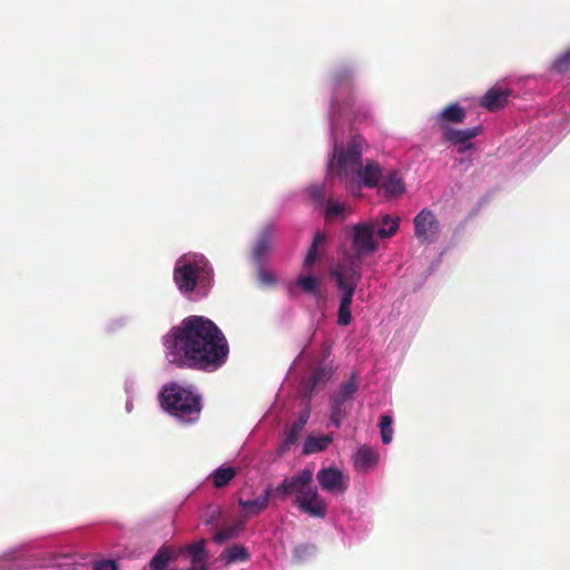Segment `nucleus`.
Returning <instances> with one entry per match:
<instances>
[{"label":"nucleus","mask_w":570,"mask_h":570,"mask_svg":"<svg viewBox=\"0 0 570 570\" xmlns=\"http://www.w3.org/2000/svg\"><path fill=\"white\" fill-rule=\"evenodd\" d=\"M352 77V69L343 67L332 75V87L335 90L330 105L328 121L331 135V153L327 161V173L342 183L346 191L354 198L362 196L363 188H377L383 178V168L374 159L362 161L365 139L353 134L344 139L346 125L351 117L363 120L370 116V109L363 107L354 99L341 106V87H347Z\"/></svg>","instance_id":"f257e3e1"},{"label":"nucleus","mask_w":570,"mask_h":570,"mask_svg":"<svg viewBox=\"0 0 570 570\" xmlns=\"http://www.w3.org/2000/svg\"><path fill=\"white\" fill-rule=\"evenodd\" d=\"M165 355L180 367L215 371L228 356V344L214 322L204 316H188L164 337Z\"/></svg>","instance_id":"f03ea898"},{"label":"nucleus","mask_w":570,"mask_h":570,"mask_svg":"<svg viewBox=\"0 0 570 570\" xmlns=\"http://www.w3.org/2000/svg\"><path fill=\"white\" fill-rule=\"evenodd\" d=\"M313 469L304 468L296 474L285 478L276 489L267 487L264 493L254 500L239 498L238 504L243 509L244 518L257 515L266 510L273 493L292 497L297 509L312 518H325L328 504L318 489L313 485Z\"/></svg>","instance_id":"7ed1b4c3"},{"label":"nucleus","mask_w":570,"mask_h":570,"mask_svg":"<svg viewBox=\"0 0 570 570\" xmlns=\"http://www.w3.org/2000/svg\"><path fill=\"white\" fill-rule=\"evenodd\" d=\"M173 278L183 296L189 301H200L213 288L214 269L205 255L187 253L177 258Z\"/></svg>","instance_id":"20e7f679"},{"label":"nucleus","mask_w":570,"mask_h":570,"mask_svg":"<svg viewBox=\"0 0 570 570\" xmlns=\"http://www.w3.org/2000/svg\"><path fill=\"white\" fill-rule=\"evenodd\" d=\"M161 409L184 424H190L199 419L202 396L188 383H166L158 393Z\"/></svg>","instance_id":"39448f33"},{"label":"nucleus","mask_w":570,"mask_h":570,"mask_svg":"<svg viewBox=\"0 0 570 570\" xmlns=\"http://www.w3.org/2000/svg\"><path fill=\"white\" fill-rule=\"evenodd\" d=\"M399 228L400 218L387 214L355 224L351 229V239L356 256L375 253L377 240L391 238Z\"/></svg>","instance_id":"423d86ee"},{"label":"nucleus","mask_w":570,"mask_h":570,"mask_svg":"<svg viewBox=\"0 0 570 570\" xmlns=\"http://www.w3.org/2000/svg\"><path fill=\"white\" fill-rule=\"evenodd\" d=\"M330 275L335 282L340 296L337 324L347 326L352 322L351 306L362 277L360 265L355 259L351 262L342 261L330 268Z\"/></svg>","instance_id":"0eeeda50"},{"label":"nucleus","mask_w":570,"mask_h":570,"mask_svg":"<svg viewBox=\"0 0 570 570\" xmlns=\"http://www.w3.org/2000/svg\"><path fill=\"white\" fill-rule=\"evenodd\" d=\"M356 391V376L352 374L331 397V422L335 428L341 426L342 421L347 414L346 403L352 400Z\"/></svg>","instance_id":"6e6552de"},{"label":"nucleus","mask_w":570,"mask_h":570,"mask_svg":"<svg viewBox=\"0 0 570 570\" xmlns=\"http://www.w3.org/2000/svg\"><path fill=\"white\" fill-rule=\"evenodd\" d=\"M415 237L421 243H434L441 234V224L429 208L422 209L413 220Z\"/></svg>","instance_id":"1a4fd4ad"},{"label":"nucleus","mask_w":570,"mask_h":570,"mask_svg":"<svg viewBox=\"0 0 570 570\" xmlns=\"http://www.w3.org/2000/svg\"><path fill=\"white\" fill-rule=\"evenodd\" d=\"M316 480L321 489L330 494H344L350 485V476L335 466L322 468Z\"/></svg>","instance_id":"9d476101"},{"label":"nucleus","mask_w":570,"mask_h":570,"mask_svg":"<svg viewBox=\"0 0 570 570\" xmlns=\"http://www.w3.org/2000/svg\"><path fill=\"white\" fill-rule=\"evenodd\" d=\"M511 95L510 88L503 82H498L479 99V105L488 111H495L507 105Z\"/></svg>","instance_id":"9b49d317"},{"label":"nucleus","mask_w":570,"mask_h":570,"mask_svg":"<svg viewBox=\"0 0 570 570\" xmlns=\"http://www.w3.org/2000/svg\"><path fill=\"white\" fill-rule=\"evenodd\" d=\"M466 117L465 109L458 102H453L441 109L432 117V120L442 131L451 128V125L462 124Z\"/></svg>","instance_id":"f8f14e48"},{"label":"nucleus","mask_w":570,"mask_h":570,"mask_svg":"<svg viewBox=\"0 0 570 570\" xmlns=\"http://www.w3.org/2000/svg\"><path fill=\"white\" fill-rule=\"evenodd\" d=\"M380 461L379 451L370 445H360L353 454L354 469L360 473H367L376 468Z\"/></svg>","instance_id":"ddd939ff"},{"label":"nucleus","mask_w":570,"mask_h":570,"mask_svg":"<svg viewBox=\"0 0 570 570\" xmlns=\"http://www.w3.org/2000/svg\"><path fill=\"white\" fill-rule=\"evenodd\" d=\"M482 130L481 126L466 129H453L450 128L443 131V136L446 140L453 145L459 146V151L470 149L472 147L471 140L476 137Z\"/></svg>","instance_id":"4468645a"},{"label":"nucleus","mask_w":570,"mask_h":570,"mask_svg":"<svg viewBox=\"0 0 570 570\" xmlns=\"http://www.w3.org/2000/svg\"><path fill=\"white\" fill-rule=\"evenodd\" d=\"M377 188L387 198H397L405 193V184L396 170H389L385 175L383 174Z\"/></svg>","instance_id":"2eb2a0df"},{"label":"nucleus","mask_w":570,"mask_h":570,"mask_svg":"<svg viewBox=\"0 0 570 570\" xmlns=\"http://www.w3.org/2000/svg\"><path fill=\"white\" fill-rule=\"evenodd\" d=\"M296 283L304 293L312 295L315 299L323 297L322 277L316 276L313 271L305 269V273L297 276Z\"/></svg>","instance_id":"dca6fc26"},{"label":"nucleus","mask_w":570,"mask_h":570,"mask_svg":"<svg viewBox=\"0 0 570 570\" xmlns=\"http://www.w3.org/2000/svg\"><path fill=\"white\" fill-rule=\"evenodd\" d=\"M274 230L272 226H265L257 238V242L253 249V259L257 265L263 264L266 255L271 250L272 239H273Z\"/></svg>","instance_id":"f3484780"},{"label":"nucleus","mask_w":570,"mask_h":570,"mask_svg":"<svg viewBox=\"0 0 570 570\" xmlns=\"http://www.w3.org/2000/svg\"><path fill=\"white\" fill-rule=\"evenodd\" d=\"M326 240V236L322 232H317L314 235L313 243L304 258L303 267L304 269L313 271L314 265L321 259L322 253L320 250V247L322 244H324Z\"/></svg>","instance_id":"a211bd4d"},{"label":"nucleus","mask_w":570,"mask_h":570,"mask_svg":"<svg viewBox=\"0 0 570 570\" xmlns=\"http://www.w3.org/2000/svg\"><path fill=\"white\" fill-rule=\"evenodd\" d=\"M218 561H223L226 566L245 562L249 560V553L247 549L239 544H234L226 548L218 557Z\"/></svg>","instance_id":"6ab92c4d"},{"label":"nucleus","mask_w":570,"mask_h":570,"mask_svg":"<svg viewBox=\"0 0 570 570\" xmlns=\"http://www.w3.org/2000/svg\"><path fill=\"white\" fill-rule=\"evenodd\" d=\"M333 441L331 435H308L303 445L304 454H313L324 451Z\"/></svg>","instance_id":"aec40b11"},{"label":"nucleus","mask_w":570,"mask_h":570,"mask_svg":"<svg viewBox=\"0 0 570 570\" xmlns=\"http://www.w3.org/2000/svg\"><path fill=\"white\" fill-rule=\"evenodd\" d=\"M236 473L235 468L223 465L215 469L210 473L209 479L213 481L215 488L220 489L226 487L236 476Z\"/></svg>","instance_id":"412c9836"},{"label":"nucleus","mask_w":570,"mask_h":570,"mask_svg":"<svg viewBox=\"0 0 570 570\" xmlns=\"http://www.w3.org/2000/svg\"><path fill=\"white\" fill-rule=\"evenodd\" d=\"M321 207L328 219L343 217L348 212V206L345 203L333 199L325 200Z\"/></svg>","instance_id":"4be33fe9"},{"label":"nucleus","mask_w":570,"mask_h":570,"mask_svg":"<svg viewBox=\"0 0 570 570\" xmlns=\"http://www.w3.org/2000/svg\"><path fill=\"white\" fill-rule=\"evenodd\" d=\"M174 552L168 548H160L150 561L151 570H165L170 561L175 560Z\"/></svg>","instance_id":"5701e85b"},{"label":"nucleus","mask_w":570,"mask_h":570,"mask_svg":"<svg viewBox=\"0 0 570 570\" xmlns=\"http://www.w3.org/2000/svg\"><path fill=\"white\" fill-rule=\"evenodd\" d=\"M185 551L189 554L191 564L207 562L204 540L197 541L186 547Z\"/></svg>","instance_id":"b1692460"},{"label":"nucleus","mask_w":570,"mask_h":570,"mask_svg":"<svg viewBox=\"0 0 570 570\" xmlns=\"http://www.w3.org/2000/svg\"><path fill=\"white\" fill-rule=\"evenodd\" d=\"M570 70V47L558 56L550 67V72L562 75Z\"/></svg>","instance_id":"393cba45"},{"label":"nucleus","mask_w":570,"mask_h":570,"mask_svg":"<svg viewBox=\"0 0 570 570\" xmlns=\"http://www.w3.org/2000/svg\"><path fill=\"white\" fill-rule=\"evenodd\" d=\"M392 416L384 414L380 417L379 428L381 432V440L383 444H390L393 440Z\"/></svg>","instance_id":"a878e982"},{"label":"nucleus","mask_w":570,"mask_h":570,"mask_svg":"<svg viewBox=\"0 0 570 570\" xmlns=\"http://www.w3.org/2000/svg\"><path fill=\"white\" fill-rule=\"evenodd\" d=\"M315 546L303 543L295 547L293 556L297 561H305L315 554Z\"/></svg>","instance_id":"bb28decb"},{"label":"nucleus","mask_w":570,"mask_h":570,"mask_svg":"<svg viewBox=\"0 0 570 570\" xmlns=\"http://www.w3.org/2000/svg\"><path fill=\"white\" fill-rule=\"evenodd\" d=\"M308 197L317 203L320 206L323 205V203L325 202L324 200V195H325V185H320V184H315V185H312L307 188L306 190Z\"/></svg>","instance_id":"cd10ccee"},{"label":"nucleus","mask_w":570,"mask_h":570,"mask_svg":"<svg viewBox=\"0 0 570 570\" xmlns=\"http://www.w3.org/2000/svg\"><path fill=\"white\" fill-rule=\"evenodd\" d=\"M308 415L299 417L297 422H295L291 429V431L286 434L285 443L292 444L296 441L299 432L302 431L303 426L305 425L307 421Z\"/></svg>","instance_id":"c85d7f7f"},{"label":"nucleus","mask_w":570,"mask_h":570,"mask_svg":"<svg viewBox=\"0 0 570 570\" xmlns=\"http://www.w3.org/2000/svg\"><path fill=\"white\" fill-rule=\"evenodd\" d=\"M140 380L136 376H128L125 381L126 396L136 397L140 390Z\"/></svg>","instance_id":"c756f323"},{"label":"nucleus","mask_w":570,"mask_h":570,"mask_svg":"<svg viewBox=\"0 0 570 570\" xmlns=\"http://www.w3.org/2000/svg\"><path fill=\"white\" fill-rule=\"evenodd\" d=\"M258 279L263 285L272 286L276 283L275 275L266 269L263 264L258 265Z\"/></svg>","instance_id":"7c9ffc66"},{"label":"nucleus","mask_w":570,"mask_h":570,"mask_svg":"<svg viewBox=\"0 0 570 570\" xmlns=\"http://www.w3.org/2000/svg\"><path fill=\"white\" fill-rule=\"evenodd\" d=\"M240 528L239 529H236V528H228V529H225V530H220L218 531L215 535H214V540L217 542V543H223L225 542L226 540L228 539H232L234 537H237L238 532H239Z\"/></svg>","instance_id":"2f4dec72"},{"label":"nucleus","mask_w":570,"mask_h":570,"mask_svg":"<svg viewBox=\"0 0 570 570\" xmlns=\"http://www.w3.org/2000/svg\"><path fill=\"white\" fill-rule=\"evenodd\" d=\"M558 108L560 112L570 115V88L561 94V97L558 101Z\"/></svg>","instance_id":"473e14b6"},{"label":"nucleus","mask_w":570,"mask_h":570,"mask_svg":"<svg viewBox=\"0 0 570 570\" xmlns=\"http://www.w3.org/2000/svg\"><path fill=\"white\" fill-rule=\"evenodd\" d=\"M330 376V372L324 367H317L312 373V386L316 387L318 383L327 380Z\"/></svg>","instance_id":"72a5a7b5"},{"label":"nucleus","mask_w":570,"mask_h":570,"mask_svg":"<svg viewBox=\"0 0 570 570\" xmlns=\"http://www.w3.org/2000/svg\"><path fill=\"white\" fill-rule=\"evenodd\" d=\"M96 570H116V564L111 560L98 561L94 564Z\"/></svg>","instance_id":"f704fd0d"},{"label":"nucleus","mask_w":570,"mask_h":570,"mask_svg":"<svg viewBox=\"0 0 570 570\" xmlns=\"http://www.w3.org/2000/svg\"><path fill=\"white\" fill-rule=\"evenodd\" d=\"M134 400H135V397L127 396L126 405H125V409H126L127 413H130L134 410Z\"/></svg>","instance_id":"c9c22d12"},{"label":"nucleus","mask_w":570,"mask_h":570,"mask_svg":"<svg viewBox=\"0 0 570 570\" xmlns=\"http://www.w3.org/2000/svg\"><path fill=\"white\" fill-rule=\"evenodd\" d=\"M187 570H209L207 562L198 563V564H191V567Z\"/></svg>","instance_id":"e433bc0d"}]
</instances>
